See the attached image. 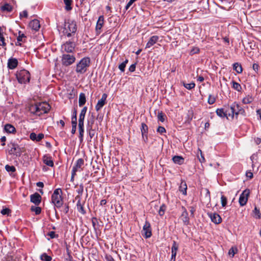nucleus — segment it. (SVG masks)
<instances>
[{
	"instance_id": "obj_46",
	"label": "nucleus",
	"mask_w": 261,
	"mask_h": 261,
	"mask_svg": "<svg viewBox=\"0 0 261 261\" xmlns=\"http://www.w3.org/2000/svg\"><path fill=\"white\" fill-rule=\"evenodd\" d=\"M227 201V198L225 196H224V195H222L221 197V202L222 206L223 207H224L226 205Z\"/></svg>"
},
{
	"instance_id": "obj_51",
	"label": "nucleus",
	"mask_w": 261,
	"mask_h": 261,
	"mask_svg": "<svg viewBox=\"0 0 261 261\" xmlns=\"http://www.w3.org/2000/svg\"><path fill=\"white\" fill-rule=\"evenodd\" d=\"M165 210H166V206L164 205H162V206H161V207L159 210V214L161 216L164 215V214L165 213Z\"/></svg>"
},
{
	"instance_id": "obj_53",
	"label": "nucleus",
	"mask_w": 261,
	"mask_h": 261,
	"mask_svg": "<svg viewBox=\"0 0 261 261\" xmlns=\"http://www.w3.org/2000/svg\"><path fill=\"white\" fill-rule=\"evenodd\" d=\"M88 134L90 139L93 138L95 135V131L94 129H92L91 127L88 129Z\"/></svg>"
},
{
	"instance_id": "obj_34",
	"label": "nucleus",
	"mask_w": 261,
	"mask_h": 261,
	"mask_svg": "<svg viewBox=\"0 0 261 261\" xmlns=\"http://www.w3.org/2000/svg\"><path fill=\"white\" fill-rule=\"evenodd\" d=\"M182 85L187 89L191 90L193 88H194L195 86V84L194 82H192L189 84H187L185 83L184 82H182Z\"/></svg>"
},
{
	"instance_id": "obj_7",
	"label": "nucleus",
	"mask_w": 261,
	"mask_h": 261,
	"mask_svg": "<svg viewBox=\"0 0 261 261\" xmlns=\"http://www.w3.org/2000/svg\"><path fill=\"white\" fill-rule=\"evenodd\" d=\"M84 161L82 159H79L76 162L75 164L73 166L71 171V179L73 180L74 176L78 171H81L83 170V166L84 165Z\"/></svg>"
},
{
	"instance_id": "obj_3",
	"label": "nucleus",
	"mask_w": 261,
	"mask_h": 261,
	"mask_svg": "<svg viewBox=\"0 0 261 261\" xmlns=\"http://www.w3.org/2000/svg\"><path fill=\"white\" fill-rule=\"evenodd\" d=\"M62 190L61 189H57L54 191L51 196V201L55 206L59 208L63 204V200L61 196Z\"/></svg>"
},
{
	"instance_id": "obj_25",
	"label": "nucleus",
	"mask_w": 261,
	"mask_h": 261,
	"mask_svg": "<svg viewBox=\"0 0 261 261\" xmlns=\"http://www.w3.org/2000/svg\"><path fill=\"white\" fill-rule=\"evenodd\" d=\"M172 160L173 162L175 164H177L178 165H181L184 162V159L182 157L180 156L175 155L173 157Z\"/></svg>"
},
{
	"instance_id": "obj_56",
	"label": "nucleus",
	"mask_w": 261,
	"mask_h": 261,
	"mask_svg": "<svg viewBox=\"0 0 261 261\" xmlns=\"http://www.w3.org/2000/svg\"><path fill=\"white\" fill-rule=\"evenodd\" d=\"M157 132L161 134H163V133L166 132L165 128L163 126H159L157 129Z\"/></svg>"
},
{
	"instance_id": "obj_22",
	"label": "nucleus",
	"mask_w": 261,
	"mask_h": 261,
	"mask_svg": "<svg viewBox=\"0 0 261 261\" xmlns=\"http://www.w3.org/2000/svg\"><path fill=\"white\" fill-rule=\"evenodd\" d=\"M43 162L46 165L49 167L54 166V162L51 159V157L48 155H45L43 157Z\"/></svg>"
},
{
	"instance_id": "obj_55",
	"label": "nucleus",
	"mask_w": 261,
	"mask_h": 261,
	"mask_svg": "<svg viewBox=\"0 0 261 261\" xmlns=\"http://www.w3.org/2000/svg\"><path fill=\"white\" fill-rule=\"evenodd\" d=\"M199 51V48L197 47H194L190 51V54L191 55H193V54H197V53H198Z\"/></svg>"
},
{
	"instance_id": "obj_32",
	"label": "nucleus",
	"mask_w": 261,
	"mask_h": 261,
	"mask_svg": "<svg viewBox=\"0 0 261 261\" xmlns=\"http://www.w3.org/2000/svg\"><path fill=\"white\" fill-rule=\"evenodd\" d=\"M72 0H64V3L65 5V10L67 11H70L72 9L71 7Z\"/></svg>"
},
{
	"instance_id": "obj_41",
	"label": "nucleus",
	"mask_w": 261,
	"mask_h": 261,
	"mask_svg": "<svg viewBox=\"0 0 261 261\" xmlns=\"http://www.w3.org/2000/svg\"><path fill=\"white\" fill-rule=\"evenodd\" d=\"M252 101H253V98L249 95H248V96H246L245 97H244L242 100L244 104L250 103Z\"/></svg>"
},
{
	"instance_id": "obj_61",
	"label": "nucleus",
	"mask_w": 261,
	"mask_h": 261,
	"mask_svg": "<svg viewBox=\"0 0 261 261\" xmlns=\"http://www.w3.org/2000/svg\"><path fill=\"white\" fill-rule=\"evenodd\" d=\"M215 101V99L214 97H212L211 96H209L208 99V102L209 104L212 105L213 104Z\"/></svg>"
},
{
	"instance_id": "obj_12",
	"label": "nucleus",
	"mask_w": 261,
	"mask_h": 261,
	"mask_svg": "<svg viewBox=\"0 0 261 261\" xmlns=\"http://www.w3.org/2000/svg\"><path fill=\"white\" fill-rule=\"evenodd\" d=\"M142 235L146 238H149L151 236L152 233L150 223L146 221L142 231Z\"/></svg>"
},
{
	"instance_id": "obj_16",
	"label": "nucleus",
	"mask_w": 261,
	"mask_h": 261,
	"mask_svg": "<svg viewBox=\"0 0 261 261\" xmlns=\"http://www.w3.org/2000/svg\"><path fill=\"white\" fill-rule=\"evenodd\" d=\"M29 27L33 30L37 31L40 28V22L37 19H34L30 21Z\"/></svg>"
},
{
	"instance_id": "obj_27",
	"label": "nucleus",
	"mask_w": 261,
	"mask_h": 261,
	"mask_svg": "<svg viewBox=\"0 0 261 261\" xmlns=\"http://www.w3.org/2000/svg\"><path fill=\"white\" fill-rule=\"evenodd\" d=\"M19 35L17 38L16 45H21L20 42L24 41V38L26 37L24 34L21 33L20 31L18 32Z\"/></svg>"
},
{
	"instance_id": "obj_13",
	"label": "nucleus",
	"mask_w": 261,
	"mask_h": 261,
	"mask_svg": "<svg viewBox=\"0 0 261 261\" xmlns=\"http://www.w3.org/2000/svg\"><path fill=\"white\" fill-rule=\"evenodd\" d=\"M107 97L108 95L106 93H103L102 95L101 98L98 101L95 106V110L96 111H99L105 106L106 103Z\"/></svg>"
},
{
	"instance_id": "obj_50",
	"label": "nucleus",
	"mask_w": 261,
	"mask_h": 261,
	"mask_svg": "<svg viewBox=\"0 0 261 261\" xmlns=\"http://www.w3.org/2000/svg\"><path fill=\"white\" fill-rule=\"evenodd\" d=\"M11 213V210L8 208H3L1 212V213L3 215H9V214Z\"/></svg>"
},
{
	"instance_id": "obj_43",
	"label": "nucleus",
	"mask_w": 261,
	"mask_h": 261,
	"mask_svg": "<svg viewBox=\"0 0 261 261\" xmlns=\"http://www.w3.org/2000/svg\"><path fill=\"white\" fill-rule=\"evenodd\" d=\"M128 61L127 59H126L124 61H123L122 63H121L119 65V69L122 71L124 72L125 70V67L126 66V64L128 63Z\"/></svg>"
},
{
	"instance_id": "obj_59",
	"label": "nucleus",
	"mask_w": 261,
	"mask_h": 261,
	"mask_svg": "<svg viewBox=\"0 0 261 261\" xmlns=\"http://www.w3.org/2000/svg\"><path fill=\"white\" fill-rule=\"evenodd\" d=\"M76 130V124H72V130H71V133L72 134H75Z\"/></svg>"
},
{
	"instance_id": "obj_24",
	"label": "nucleus",
	"mask_w": 261,
	"mask_h": 261,
	"mask_svg": "<svg viewBox=\"0 0 261 261\" xmlns=\"http://www.w3.org/2000/svg\"><path fill=\"white\" fill-rule=\"evenodd\" d=\"M187 186L186 182L184 181H181L179 187V191L181 192L184 195L187 194Z\"/></svg>"
},
{
	"instance_id": "obj_28",
	"label": "nucleus",
	"mask_w": 261,
	"mask_h": 261,
	"mask_svg": "<svg viewBox=\"0 0 261 261\" xmlns=\"http://www.w3.org/2000/svg\"><path fill=\"white\" fill-rule=\"evenodd\" d=\"M86 99L85 94L83 93H80V94L79 95V106L80 107H82L86 103Z\"/></svg>"
},
{
	"instance_id": "obj_8",
	"label": "nucleus",
	"mask_w": 261,
	"mask_h": 261,
	"mask_svg": "<svg viewBox=\"0 0 261 261\" xmlns=\"http://www.w3.org/2000/svg\"><path fill=\"white\" fill-rule=\"evenodd\" d=\"M250 193V190L246 189L240 195L239 202L241 206H244L247 203Z\"/></svg>"
},
{
	"instance_id": "obj_39",
	"label": "nucleus",
	"mask_w": 261,
	"mask_h": 261,
	"mask_svg": "<svg viewBox=\"0 0 261 261\" xmlns=\"http://www.w3.org/2000/svg\"><path fill=\"white\" fill-rule=\"evenodd\" d=\"M232 88L238 91H240L242 89L241 85L235 81L232 82Z\"/></svg>"
},
{
	"instance_id": "obj_1",
	"label": "nucleus",
	"mask_w": 261,
	"mask_h": 261,
	"mask_svg": "<svg viewBox=\"0 0 261 261\" xmlns=\"http://www.w3.org/2000/svg\"><path fill=\"white\" fill-rule=\"evenodd\" d=\"M90 59L89 58L86 57L82 59L76 65V72L78 73H84L87 70V68L90 66Z\"/></svg>"
},
{
	"instance_id": "obj_23",
	"label": "nucleus",
	"mask_w": 261,
	"mask_h": 261,
	"mask_svg": "<svg viewBox=\"0 0 261 261\" xmlns=\"http://www.w3.org/2000/svg\"><path fill=\"white\" fill-rule=\"evenodd\" d=\"M211 220L216 224H219L221 222L222 219L221 217L217 214H212L210 215Z\"/></svg>"
},
{
	"instance_id": "obj_57",
	"label": "nucleus",
	"mask_w": 261,
	"mask_h": 261,
	"mask_svg": "<svg viewBox=\"0 0 261 261\" xmlns=\"http://www.w3.org/2000/svg\"><path fill=\"white\" fill-rule=\"evenodd\" d=\"M20 18H22V17H28V12L26 10H24L21 12L19 15Z\"/></svg>"
},
{
	"instance_id": "obj_17",
	"label": "nucleus",
	"mask_w": 261,
	"mask_h": 261,
	"mask_svg": "<svg viewBox=\"0 0 261 261\" xmlns=\"http://www.w3.org/2000/svg\"><path fill=\"white\" fill-rule=\"evenodd\" d=\"M180 219L182 221L184 225H188L189 224V218L188 216V213L185 208H184V211L180 216Z\"/></svg>"
},
{
	"instance_id": "obj_5",
	"label": "nucleus",
	"mask_w": 261,
	"mask_h": 261,
	"mask_svg": "<svg viewBox=\"0 0 261 261\" xmlns=\"http://www.w3.org/2000/svg\"><path fill=\"white\" fill-rule=\"evenodd\" d=\"M244 110L237 103H233L228 110V115L233 117L234 115H238L239 114H243Z\"/></svg>"
},
{
	"instance_id": "obj_11",
	"label": "nucleus",
	"mask_w": 261,
	"mask_h": 261,
	"mask_svg": "<svg viewBox=\"0 0 261 261\" xmlns=\"http://www.w3.org/2000/svg\"><path fill=\"white\" fill-rule=\"evenodd\" d=\"M75 46L73 42L67 41L62 45V49L67 53H72L74 50Z\"/></svg>"
},
{
	"instance_id": "obj_35",
	"label": "nucleus",
	"mask_w": 261,
	"mask_h": 261,
	"mask_svg": "<svg viewBox=\"0 0 261 261\" xmlns=\"http://www.w3.org/2000/svg\"><path fill=\"white\" fill-rule=\"evenodd\" d=\"M148 131V126L146 124L144 123H142L141 124V133L143 137L147 134Z\"/></svg>"
},
{
	"instance_id": "obj_45",
	"label": "nucleus",
	"mask_w": 261,
	"mask_h": 261,
	"mask_svg": "<svg viewBox=\"0 0 261 261\" xmlns=\"http://www.w3.org/2000/svg\"><path fill=\"white\" fill-rule=\"evenodd\" d=\"M40 258L42 260L45 261H50L51 259V257L50 256L47 255L46 253L42 254Z\"/></svg>"
},
{
	"instance_id": "obj_48",
	"label": "nucleus",
	"mask_w": 261,
	"mask_h": 261,
	"mask_svg": "<svg viewBox=\"0 0 261 261\" xmlns=\"http://www.w3.org/2000/svg\"><path fill=\"white\" fill-rule=\"evenodd\" d=\"M31 210L33 212H35L36 215L39 214L41 212V209L39 207L32 206Z\"/></svg>"
},
{
	"instance_id": "obj_49",
	"label": "nucleus",
	"mask_w": 261,
	"mask_h": 261,
	"mask_svg": "<svg viewBox=\"0 0 261 261\" xmlns=\"http://www.w3.org/2000/svg\"><path fill=\"white\" fill-rule=\"evenodd\" d=\"M71 123L72 124H74V123L77 124L76 111V110L74 111V112H73L72 118H71Z\"/></svg>"
},
{
	"instance_id": "obj_2",
	"label": "nucleus",
	"mask_w": 261,
	"mask_h": 261,
	"mask_svg": "<svg viewBox=\"0 0 261 261\" xmlns=\"http://www.w3.org/2000/svg\"><path fill=\"white\" fill-rule=\"evenodd\" d=\"M76 31V24L75 21L68 20L65 22L64 33L68 37H70L71 34L75 33Z\"/></svg>"
},
{
	"instance_id": "obj_42",
	"label": "nucleus",
	"mask_w": 261,
	"mask_h": 261,
	"mask_svg": "<svg viewBox=\"0 0 261 261\" xmlns=\"http://www.w3.org/2000/svg\"><path fill=\"white\" fill-rule=\"evenodd\" d=\"M254 217L256 219H260L261 218V213L259 209L255 207L253 211Z\"/></svg>"
},
{
	"instance_id": "obj_64",
	"label": "nucleus",
	"mask_w": 261,
	"mask_h": 261,
	"mask_svg": "<svg viewBox=\"0 0 261 261\" xmlns=\"http://www.w3.org/2000/svg\"><path fill=\"white\" fill-rule=\"evenodd\" d=\"M136 69V64H132L130 66L129 68V70L130 72H134Z\"/></svg>"
},
{
	"instance_id": "obj_38",
	"label": "nucleus",
	"mask_w": 261,
	"mask_h": 261,
	"mask_svg": "<svg viewBox=\"0 0 261 261\" xmlns=\"http://www.w3.org/2000/svg\"><path fill=\"white\" fill-rule=\"evenodd\" d=\"M1 9L3 11L10 12L12 10V7L9 4H5L4 6H2Z\"/></svg>"
},
{
	"instance_id": "obj_52",
	"label": "nucleus",
	"mask_w": 261,
	"mask_h": 261,
	"mask_svg": "<svg viewBox=\"0 0 261 261\" xmlns=\"http://www.w3.org/2000/svg\"><path fill=\"white\" fill-rule=\"evenodd\" d=\"M84 119L85 116L81 115L79 116V126H84Z\"/></svg>"
},
{
	"instance_id": "obj_4",
	"label": "nucleus",
	"mask_w": 261,
	"mask_h": 261,
	"mask_svg": "<svg viewBox=\"0 0 261 261\" xmlns=\"http://www.w3.org/2000/svg\"><path fill=\"white\" fill-rule=\"evenodd\" d=\"M19 83L24 84L30 81V75L29 71L26 70H21L16 74Z\"/></svg>"
},
{
	"instance_id": "obj_30",
	"label": "nucleus",
	"mask_w": 261,
	"mask_h": 261,
	"mask_svg": "<svg viewBox=\"0 0 261 261\" xmlns=\"http://www.w3.org/2000/svg\"><path fill=\"white\" fill-rule=\"evenodd\" d=\"M233 69L238 73H241L242 72L243 69L241 64L238 63H235L233 64Z\"/></svg>"
},
{
	"instance_id": "obj_36",
	"label": "nucleus",
	"mask_w": 261,
	"mask_h": 261,
	"mask_svg": "<svg viewBox=\"0 0 261 261\" xmlns=\"http://www.w3.org/2000/svg\"><path fill=\"white\" fill-rule=\"evenodd\" d=\"M197 157L199 159V161L201 163H203L205 162V159H204V155L202 154V151L200 149H198V152H197Z\"/></svg>"
},
{
	"instance_id": "obj_9",
	"label": "nucleus",
	"mask_w": 261,
	"mask_h": 261,
	"mask_svg": "<svg viewBox=\"0 0 261 261\" xmlns=\"http://www.w3.org/2000/svg\"><path fill=\"white\" fill-rule=\"evenodd\" d=\"M75 60L74 56L69 54H64L62 57V63L66 66L71 65L75 62Z\"/></svg>"
},
{
	"instance_id": "obj_29",
	"label": "nucleus",
	"mask_w": 261,
	"mask_h": 261,
	"mask_svg": "<svg viewBox=\"0 0 261 261\" xmlns=\"http://www.w3.org/2000/svg\"><path fill=\"white\" fill-rule=\"evenodd\" d=\"M216 113L219 116L224 117H227V115H228V111L224 112L223 109H219L217 110Z\"/></svg>"
},
{
	"instance_id": "obj_60",
	"label": "nucleus",
	"mask_w": 261,
	"mask_h": 261,
	"mask_svg": "<svg viewBox=\"0 0 261 261\" xmlns=\"http://www.w3.org/2000/svg\"><path fill=\"white\" fill-rule=\"evenodd\" d=\"M253 70L257 72L259 69V65L257 64L254 63L252 66Z\"/></svg>"
},
{
	"instance_id": "obj_19",
	"label": "nucleus",
	"mask_w": 261,
	"mask_h": 261,
	"mask_svg": "<svg viewBox=\"0 0 261 261\" xmlns=\"http://www.w3.org/2000/svg\"><path fill=\"white\" fill-rule=\"evenodd\" d=\"M44 136L43 134H39L37 135L35 133H32L30 135V138L32 141H36L37 142L40 141L41 140Z\"/></svg>"
},
{
	"instance_id": "obj_63",
	"label": "nucleus",
	"mask_w": 261,
	"mask_h": 261,
	"mask_svg": "<svg viewBox=\"0 0 261 261\" xmlns=\"http://www.w3.org/2000/svg\"><path fill=\"white\" fill-rule=\"evenodd\" d=\"M48 236L50 237L51 239L55 238L56 237V234L54 231H50L48 233Z\"/></svg>"
},
{
	"instance_id": "obj_58",
	"label": "nucleus",
	"mask_w": 261,
	"mask_h": 261,
	"mask_svg": "<svg viewBox=\"0 0 261 261\" xmlns=\"http://www.w3.org/2000/svg\"><path fill=\"white\" fill-rule=\"evenodd\" d=\"M87 110V108L86 107H84L83 108V109L82 110L80 115L85 116V114H86Z\"/></svg>"
},
{
	"instance_id": "obj_47",
	"label": "nucleus",
	"mask_w": 261,
	"mask_h": 261,
	"mask_svg": "<svg viewBox=\"0 0 261 261\" xmlns=\"http://www.w3.org/2000/svg\"><path fill=\"white\" fill-rule=\"evenodd\" d=\"M165 115L162 112H159L158 114V119L159 120L161 121V122H164L165 121Z\"/></svg>"
},
{
	"instance_id": "obj_21",
	"label": "nucleus",
	"mask_w": 261,
	"mask_h": 261,
	"mask_svg": "<svg viewBox=\"0 0 261 261\" xmlns=\"http://www.w3.org/2000/svg\"><path fill=\"white\" fill-rule=\"evenodd\" d=\"M159 37L158 36H152L150 38L148 42L146 44V48H149L155 43L157 42L159 40Z\"/></svg>"
},
{
	"instance_id": "obj_54",
	"label": "nucleus",
	"mask_w": 261,
	"mask_h": 261,
	"mask_svg": "<svg viewBox=\"0 0 261 261\" xmlns=\"http://www.w3.org/2000/svg\"><path fill=\"white\" fill-rule=\"evenodd\" d=\"M0 45L2 46H5L6 43L5 42V38L3 37V34L0 32Z\"/></svg>"
},
{
	"instance_id": "obj_62",
	"label": "nucleus",
	"mask_w": 261,
	"mask_h": 261,
	"mask_svg": "<svg viewBox=\"0 0 261 261\" xmlns=\"http://www.w3.org/2000/svg\"><path fill=\"white\" fill-rule=\"evenodd\" d=\"M105 258L107 261H115L112 256L110 255H106Z\"/></svg>"
},
{
	"instance_id": "obj_33",
	"label": "nucleus",
	"mask_w": 261,
	"mask_h": 261,
	"mask_svg": "<svg viewBox=\"0 0 261 261\" xmlns=\"http://www.w3.org/2000/svg\"><path fill=\"white\" fill-rule=\"evenodd\" d=\"M30 111L32 113L38 115L37 103L35 105H31L30 107Z\"/></svg>"
},
{
	"instance_id": "obj_31",
	"label": "nucleus",
	"mask_w": 261,
	"mask_h": 261,
	"mask_svg": "<svg viewBox=\"0 0 261 261\" xmlns=\"http://www.w3.org/2000/svg\"><path fill=\"white\" fill-rule=\"evenodd\" d=\"M77 211L82 214H85L86 212L84 209L83 206L81 203V200L79 199L76 204Z\"/></svg>"
},
{
	"instance_id": "obj_14",
	"label": "nucleus",
	"mask_w": 261,
	"mask_h": 261,
	"mask_svg": "<svg viewBox=\"0 0 261 261\" xmlns=\"http://www.w3.org/2000/svg\"><path fill=\"white\" fill-rule=\"evenodd\" d=\"M30 197L31 201L35 205H38L40 203L41 197L38 193L31 195Z\"/></svg>"
},
{
	"instance_id": "obj_40",
	"label": "nucleus",
	"mask_w": 261,
	"mask_h": 261,
	"mask_svg": "<svg viewBox=\"0 0 261 261\" xmlns=\"http://www.w3.org/2000/svg\"><path fill=\"white\" fill-rule=\"evenodd\" d=\"M238 249L236 247H232L228 251V254L233 257L234 254L238 252Z\"/></svg>"
},
{
	"instance_id": "obj_18",
	"label": "nucleus",
	"mask_w": 261,
	"mask_h": 261,
	"mask_svg": "<svg viewBox=\"0 0 261 261\" xmlns=\"http://www.w3.org/2000/svg\"><path fill=\"white\" fill-rule=\"evenodd\" d=\"M178 246L175 241H173L172 246L171 247V261H175L176 255V251L178 250Z\"/></svg>"
},
{
	"instance_id": "obj_20",
	"label": "nucleus",
	"mask_w": 261,
	"mask_h": 261,
	"mask_svg": "<svg viewBox=\"0 0 261 261\" xmlns=\"http://www.w3.org/2000/svg\"><path fill=\"white\" fill-rule=\"evenodd\" d=\"M18 65V61L15 58H11L9 59L8 62V67L9 69H13L15 68Z\"/></svg>"
},
{
	"instance_id": "obj_6",
	"label": "nucleus",
	"mask_w": 261,
	"mask_h": 261,
	"mask_svg": "<svg viewBox=\"0 0 261 261\" xmlns=\"http://www.w3.org/2000/svg\"><path fill=\"white\" fill-rule=\"evenodd\" d=\"M10 149L9 150L8 152L10 154H13L16 156H20L23 151V148H20L17 144L14 143H11L9 145Z\"/></svg>"
},
{
	"instance_id": "obj_15",
	"label": "nucleus",
	"mask_w": 261,
	"mask_h": 261,
	"mask_svg": "<svg viewBox=\"0 0 261 261\" xmlns=\"http://www.w3.org/2000/svg\"><path fill=\"white\" fill-rule=\"evenodd\" d=\"M104 23V17L103 16H100L98 18V19L97 21L96 25V31L97 34H100L101 33V29L103 27Z\"/></svg>"
},
{
	"instance_id": "obj_37",
	"label": "nucleus",
	"mask_w": 261,
	"mask_h": 261,
	"mask_svg": "<svg viewBox=\"0 0 261 261\" xmlns=\"http://www.w3.org/2000/svg\"><path fill=\"white\" fill-rule=\"evenodd\" d=\"M79 139L80 142H82L83 141V136L84 133V126H79Z\"/></svg>"
},
{
	"instance_id": "obj_10",
	"label": "nucleus",
	"mask_w": 261,
	"mask_h": 261,
	"mask_svg": "<svg viewBox=\"0 0 261 261\" xmlns=\"http://www.w3.org/2000/svg\"><path fill=\"white\" fill-rule=\"evenodd\" d=\"M37 107L39 116L47 113L50 109V106L46 102L38 103Z\"/></svg>"
},
{
	"instance_id": "obj_44",
	"label": "nucleus",
	"mask_w": 261,
	"mask_h": 261,
	"mask_svg": "<svg viewBox=\"0 0 261 261\" xmlns=\"http://www.w3.org/2000/svg\"><path fill=\"white\" fill-rule=\"evenodd\" d=\"M5 169L7 171L11 172H14L16 170L15 167L14 166H10L9 165H6L5 166Z\"/></svg>"
},
{
	"instance_id": "obj_26",
	"label": "nucleus",
	"mask_w": 261,
	"mask_h": 261,
	"mask_svg": "<svg viewBox=\"0 0 261 261\" xmlns=\"http://www.w3.org/2000/svg\"><path fill=\"white\" fill-rule=\"evenodd\" d=\"M5 130L9 133H13L16 131L15 128L10 124H7L4 127Z\"/></svg>"
}]
</instances>
